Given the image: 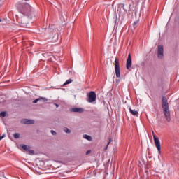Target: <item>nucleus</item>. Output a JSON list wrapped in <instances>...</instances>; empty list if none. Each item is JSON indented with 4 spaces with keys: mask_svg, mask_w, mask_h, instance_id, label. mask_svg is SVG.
<instances>
[{
    "mask_svg": "<svg viewBox=\"0 0 179 179\" xmlns=\"http://www.w3.org/2000/svg\"><path fill=\"white\" fill-rule=\"evenodd\" d=\"M64 132H66V134H71V131L68 128L64 129Z\"/></svg>",
    "mask_w": 179,
    "mask_h": 179,
    "instance_id": "nucleus-16",
    "label": "nucleus"
},
{
    "mask_svg": "<svg viewBox=\"0 0 179 179\" xmlns=\"http://www.w3.org/2000/svg\"><path fill=\"white\" fill-rule=\"evenodd\" d=\"M69 83H72V79H69V80H67L64 83V86H65L66 85H69Z\"/></svg>",
    "mask_w": 179,
    "mask_h": 179,
    "instance_id": "nucleus-12",
    "label": "nucleus"
},
{
    "mask_svg": "<svg viewBox=\"0 0 179 179\" xmlns=\"http://www.w3.org/2000/svg\"><path fill=\"white\" fill-rule=\"evenodd\" d=\"M22 124L24 125H29L30 124H34V120H29V119H24L21 121Z\"/></svg>",
    "mask_w": 179,
    "mask_h": 179,
    "instance_id": "nucleus-8",
    "label": "nucleus"
},
{
    "mask_svg": "<svg viewBox=\"0 0 179 179\" xmlns=\"http://www.w3.org/2000/svg\"><path fill=\"white\" fill-rule=\"evenodd\" d=\"M70 111H71V113H83L85 110L82 108H72L70 109Z\"/></svg>",
    "mask_w": 179,
    "mask_h": 179,
    "instance_id": "nucleus-7",
    "label": "nucleus"
},
{
    "mask_svg": "<svg viewBox=\"0 0 179 179\" xmlns=\"http://www.w3.org/2000/svg\"><path fill=\"white\" fill-rule=\"evenodd\" d=\"M20 135L19 134V133H15L14 134H13V137L15 138V139H19V136H20Z\"/></svg>",
    "mask_w": 179,
    "mask_h": 179,
    "instance_id": "nucleus-13",
    "label": "nucleus"
},
{
    "mask_svg": "<svg viewBox=\"0 0 179 179\" xmlns=\"http://www.w3.org/2000/svg\"><path fill=\"white\" fill-rule=\"evenodd\" d=\"M22 12H23L24 13H26L27 12V10H26V9L24 8V9L22 10Z\"/></svg>",
    "mask_w": 179,
    "mask_h": 179,
    "instance_id": "nucleus-23",
    "label": "nucleus"
},
{
    "mask_svg": "<svg viewBox=\"0 0 179 179\" xmlns=\"http://www.w3.org/2000/svg\"><path fill=\"white\" fill-rule=\"evenodd\" d=\"M55 106H56V107H57V108H58V107H59L58 104H55Z\"/></svg>",
    "mask_w": 179,
    "mask_h": 179,
    "instance_id": "nucleus-24",
    "label": "nucleus"
},
{
    "mask_svg": "<svg viewBox=\"0 0 179 179\" xmlns=\"http://www.w3.org/2000/svg\"><path fill=\"white\" fill-rule=\"evenodd\" d=\"M162 108L164 111V114L165 115L166 121L168 122H170L171 118H170V110L169 109V103L167 102V99L166 97H162Z\"/></svg>",
    "mask_w": 179,
    "mask_h": 179,
    "instance_id": "nucleus-1",
    "label": "nucleus"
},
{
    "mask_svg": "<svg viewBox=\"0 0 179 179\" xmlns=\"http://www.w3.org/2000/svg\"><path fill=\"white\" fill-rule=\"evenodd\" d=\"M39 100H40V99H36L34 100L33 103L36 104V103H38Z\"/></svg>",
    "mask_w": 179,
    "mask_h": 179,
    "instance_id": "nucleus-18",
    "label": "nucleus"
},
{
    "mask_svg": "<svg viewBox=\"0 0 179 179\" xmlns=\"http://www.w3.org/2000/svg\"><path fill=\"white\" fill-rule=\"evenodd\" d=\"M3 138H5V135L0 136V141H2V139H3Z\"/></svg>",
    "mask_w": 179,
    "mask_h": 179,
    "instance_id": "nucleus-21",
    "label": "nucleus"
},
{
    "mask_svg": "<svg viewBox=\"0 0 179 179\" xmlns=\"http://www.w3.org/2000/svg\"><path fill=\"white\" fill-rule=\"evenodd\" d=\"M94 101H96V92L91 91L88 94V103H93Z\"/></svg>",
    "mask_w": 179,
    "mask_h": 179,
    "instance_id": "nucleus-4",
    "label": "nucleus"
},
{
    "mask_svg": "<svg viewBox=\"0 0 179 179\" xmlns=\"http://www.w3.org/2000/svg\"><path fill=\"white\" fill-rule=\"evenodd\" d=\"M27 152L29 155H34V151L33 150H30V148H29V150Z\"/></svg>",
    "mask_w": 179,
    "mask_h": 179,
    "instance_id": "nucleus-15",
    "label": "nucleus"
},
{
    "mask_svg": "<svg viewBox=\"0 0 179 179\" xmlns=\"http://www.w3.org/2000/svg\"><path fill=\"white\" fill-rule=\"evenodd\" d=\"M110 143H111V138H109V141H108V144H107V145L105 148V150H107V148H108V145H110Z\"/></svg>",
    "mask_w": 179,
    "mask_h": 179,
    "instance_id": "nucleus-17",
    "label": "nucleus"
},
{
    "mask_svg": "<svg viewBox=\"0 0 179 179\" xmlns=\"http://www.w3.org/2000/svg\"><path fill=\"white\" fill-rule=\"evenodd\" d=\"M24 8H27V9H30V6L29 4H24Z\"/></svg>",
    "mask_w": 179,
    "mask_h": 179,
    "instance_id": "nucleus-19",
    "label": "nucleus"
},
{
    "mask_svg": "<svg viewBox=\"0 0 179 179\" xmlns=\"http://www.w3.org/2000/svg\"><path fill=\"white\" fill-rule=\"evenodd\" d=\"M0 22H1V20H0Z\"/></svg>",
    "mask_w": 179,
    "mask_h": 179,
    "instance_id": "nucleus-27",
    "label": "nucleus"
},
{
    "mask_svg": "<svg viewBox=\"0 0 179 179\" xmlns=\"http://www.w3.org/2000/svg\"><path fill=\"white\" fill-rule=\"evenodd\" d=\"M25 1H29V0H25Z\"/></svg>",
    "mask_w": 179,
    "mask_h": 179,
    "instance_id": "nucleus-26",
    "label": "nucleus"
},
{
    "mask_svg": "<svg viewBox=\"0 0 179 179\" xmlns=\"http://www.w3.org/2000/svg\"><path fill=\"white\" fill-rule=\"evenodd\" d=\"M129 113H131L134 117H138V114H139V113L134 110V109H132L131 108H129Z\"/></svg>",
    "mask_w": 179,
    "mask_h": 179,
    "instance_id": "nucleus-9",
    "label": "nucleus"
},
{
    "mask_svg": "<svg viewBox=\"0 0 179 179\" xmlns=\"http://www.w3.org/2000/svg\"><path fill=\"white\" fill-rule=\"evenodd\" d=\"M118 10H120V8H119V9H117V12H118Z\"/></svg>",
    "mask_w": 179,
    "mask_h": 179,
    "instance_id": "nucleus-25",
    "label": "nucleus"
},
{
    "mask_svg": "<svg viewBox=\"0 0 179 179\" xmlns=\"http://www.w3.org/2000/svg\"><path fill=\"white\" fill-rule=\"evenodd\" d=\"M84 139H87V141H92V136L85 134L83 135Z\"/></svg>",
    "mask_w": 179,
    "mask_h": 179,
    "instance_id": "nucleus-11",
    "label": "nucleus"
},
{
    "mask_svg": "<svg viewBox=\"0 0 179 179\" xmlns=\"http://www.w3.org/2000/svg\"><path fill=\"white\" fill-rule=\"evenodd\" d=\"M21 148H22V149H23V150H25L26 152H27L29 150V149L30 148V147H29L24 144L21 145Z\"/></svg>",
    "mask_w": 179,
    "mask_h": 179,
    "instance_id": "nucleus-10",
    "label": "nucleus"
},
{
    "mask_svg": "<svg viewBox=\"0 0 179 179\" xmlns=\"http://www.w3.org/2000/svg\"><path fill=\"white\" fill-rule=\"evenodd\" d=\"M131 66H132V57L131 53H129L126 62V68L127 69H130Z\"/></svg>",
    "mask_w": 179,
    "mask_h": 179,
    "instance_id": "nucleus-6",
    "label": "nucleus"
},
{
    "mask_svg": "<svg viewBox=\"0 0 179 179\" xmlns=\"http://www.w3.org/2000/svg\"><path fill=\"white\" fill-rule=\"evenodd\" d=\"M115 72L116 78H121V70L120 69V59L115 58Z\"/></svg>",
    "mask_w": 179,
    "mask_h": 179,
    "instance_id": "nucleus-2",
    "label": "nucleus"
},
{
    "mask_svg": "<svg viewBox=\"0 0 179 179\" xmlns=\"http://www.w3.org/2000/svg\"><path fill=\"white\" fill-rule=\"evenodd\" d=\"M50 132L53 135H57V133L54 130H51Z\"/></svg>",
    "mask_w": 179,
    "mask_h": 179,
    "instance_id": "nucleus-20",
    "label": "nucleus"
},
{
    "mask_svg": "<svg viewBox=\"0 0 179 179\" xmlns=\"http://www.w3.org/2000/svg\"><path fill=\"white\" fill-rule=\"evenodd\" d=\"M164 48L163 45H158V50H157V57H158V58H159V59L163 58V57H164Z\"/></svg>",
    "mask_w": 179,
    "mask_h": 179,
    "instance_id": "nucleus-5",
    "label": "nucleus"
},
{
    "mask_svg": "<svg viewBox=\"0 0 179 179\" xmlns=\"http://www.w3.org/2000/svg\"><path fill=\"white\" fill-rule=\"evenodd\" d=\"M1 117H6V112L2 111L0 113Z\"/></svg>",
    "mask_w": 179,
    "mask_h": 179,
    "instance_id": "nucleus-14",
    "label": "nucleus"
},
{
    "mask_svg": "<svg viewBox=\"0 0 179 179\" xmlns=\"http://www.w3.org/2000/svg\"><path fill=\"white\" fill-rule=\"evenodd\" d=\"M152 135L154 138V143L158 150V153L159 155H162V145H160V140H159V138L156 137V134H155V132L153 131Z\"/></svg>",
    "mask_w": 179,
    "mask_h": 179,
    "instance_id": "nucleus-3",
    "label": "nucleus"
},
{
    "mask_svg": "<svg viewBox=\"0 0 179 179\" xmlns=\"http://www.w3.org/2000/svg\"><path fill=\"white\" fill-rule=\"evenodd\" d=\"M91 152L92 151H90V150L87 151L86 155H90Z\"/></svg>",
    "mask_w": 179,
    "mask_h": 179,
    "instance_id": "nucleus-22",
    "label": "nucleus"
}]
</instances>
